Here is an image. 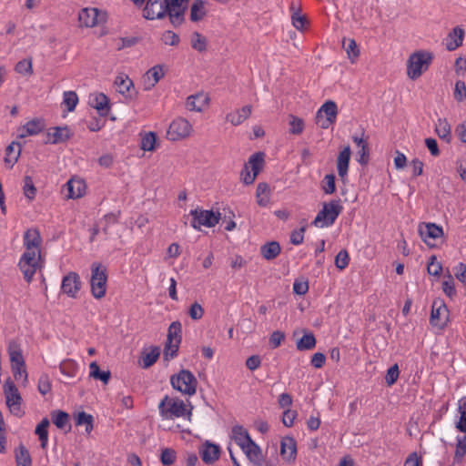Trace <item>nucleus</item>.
Segmentation results:
<instances>
[{
  "label": "nucleus",
  "mask_w": 466,
  "mask_h": 466,
  "mask_svg": "<svg viewBox=\"0 0 466 466\" xmlns=\"http://www.w3.org/2000/svg\"><path fill=\"white\" fill-rule=\"evenodd\" d=\"M63 103L66 105L67 111H74L78 103L76 93L75 91H65L63 94Z\"/></svg>",
  "instance_id": "obj_47"
},
{
  "label": "nucleus",
  "mask_w": 466,
  "mask_h": 466,
  "mask_svg": "<svg viewBox=\"0 0 466 466\" xmlns=\"http://www.w3.org/2000/svg\"><path fill=\"white\" fill-rule=\"evenodd\" d=\"M50 422L47 418H44L35 427V433L38 436L42 449H46L48 443V426Z\"/></svg>",
  "instance_id": "obj_35"
},
{
  "label": "nucleus",
  "mask_w": 466,
  "mask_h": 466,
  "mask_svg": "<svg viewBox=\"0 0 466 466\" xmlns=\"http://www.w3.org/2000/svg\"><path fill=\"white\" fill-rule=\"evenodd\" d=\"M159 415L163 420H174L176 418H187L190 420L192 416V406L187 409L184 400L177 397H169L165 395L158 403Z\"/></svg>",
  "instance_id": "obj_2"
},
{
  "label": "nucleus",
  "mask_w": 466,
  "mask_h": 466,
  "mask_svg": "<svg viewBox=\"0 0 466 466\" xmlns=\"http://www.w3.org/2000/svg\"><path fill=\"white\" fill-rule=\"evenodd\" d=\"M164 76L163 66L156 65L149 68L144 76L145 89L149 90Z\"/></svg>",
  "instance_id": "obj_24"
},
{
  "label": "nucleus",
  "mask_w": 466,
  "mask_h": 466,
  "mask_svg": "<svg viewBox=\"0 0 466 466\" xmlns=\"http://www.w3.org/2000/svg\"><path fill=\"white\" fill-rule=\"evenodd\" d=\"M15 458L16 466H32L31 455L26 447L23 444H20L18 448L15 449Z\"/></svg>",
  "instance_id": "obj_37"
},
{
  "label": "nucleus",
  "mask_w": 466,
  "mask_h": 466,
  "mask_svg": "<svg viewBox=\"0 0 466 466\" xmlns=\"http://www.w3.org/2000/svg\"><path fill=\"white\" fill-rule=\"evenodd\" d=\"M15 70L22 75H27L33 73V67H32V59H23L20 60L15 67Z\"/></svg>",
  "instance_id": "obj_56"
},
{
  "label": "nucleus",
  "mask_w": 466,
  "mask_h": 466,
  "mask_svg": "<svg viewBox=\"0 0 466 466\" xmlns=\"http://www.w3.org/2000/svg\"><path fill=\"white\" fill-rule=\"evenodd\" d=\"M37 388L39 392L44 396L51 390V382L47 375L40 376Z\"/></svg>",
  "instance_id": "obj_60"
},
{
  "label": "nucleus",
  "mask_w": 466,
  "mask_h": 466,
  "mask_svg": "<svg viewBox=\"0 0 466 466\" xmlns=\"http://www.w3.org/2000/svg\"><path fill=\"white\" fill-rule=\"evenodd\" d=\"M42 238L40 232L36 228H29L24 234V246L25 251H34L35 253H40V245Z\"/></svg>",
  "instance_id": "obj_20"
},
{
  "label": "nucleus",
  "mask_w": 466,
  "mask_h": 466,
  "mask_svg": "<svg viewBox=\"0 0 466 466\" xmlns=\"http://www.w3.org/2000/svg\"><path fill=\"white\" fill-rule=\"evenodd\" d=\"M177 459V452L175 450L170 448H166L162 450L161 455H160V461L164 466H170L172 465Z\"/></svg>",
  "instance_id": "obj_54"
},
{
  "label": "nucleus",
  "mask_w": 466,
  "mask_h": 466,
  "mask_svg": "<svg viewBox=\"0 0 466 466\" xmlns=\"http://www.w3.org/2000/svg\"><path fill=\"white\" fill-rule=\"evenodd\" d=\"M89 104L92 107L97 110L100 116H107L110 109L109 99L103 93H99L93 98H90Z\"/></svg>",
  "instance_id": "obj_28"
},
{
  "label": "nucleus",
  "mask_w": 466,
  "mask_h": 466,
  "mask_svg": "<svg viewBox=\"0 0 466 466\" xmlns=\"http://www.w3.org/2000/svg\"><path fill=\"white\" fill-rule=\"evenodd\" d=\"M316 338L312 332L305 333L296 343L297 350L299 351L310 350L315 348Z\"/></svg>",
  "instance_id": "obj_38"
},
{
  "label": "nucleus",
  "mask_w": 466,
  "mask_h": 466,
  "mask_svg": "<svg viewBox=\"0 0 466 466\" xmlns=\"http://www.w3.org/2000/svg\"><path fill=\"white\" fill-rule=\"evenodd\" d=\"M106 14L95 7L83 8L78 14V21L81 26L94 27L106 22Z\"/></svg>",
  "instance_id": "obj_13"
},
{
  "label": "nucleus",
  "mask_w": 466,
  "mask_h": 466,
  "mask_svg": "<svg viewBox=\"0 0 466 466\" xmlns=\"http://www.w3.org/2000/svg\"><path fill=\"white\" fill-rule=\"evenodd\" d=\"M419 234L425 244L431 248L435 247L431 239L435 240L443 236V229L435 223H420L418 228Z\"/></svg>",
  "instance_id": "obj_15"
},
{
  "label": "nucleus",
  "mask_w": 466,
  "mask_h": 466,
  "mask_svg": "<svg viewBox=\"0 0 466 466\" xmlns=\"http://www.w3.org/2000/svg\"><path fill=\"white\" fill-rule=\"evenodd\" d=\"M115 85L120 94L128 93L130 88L134 86L133 81L127 76H118L115 80Z\"/></svg>",
  "instance_id": "obj_44"
},
{
  "label": "nucleus",
  "mask_w": 466,
  "mask_h": 466,
  "mask_svg": "<svg viewBox=\"0 0 466 466\" xmlns=\"http://www.w3.org/2000/svg\"><path fill=\"white\" fill-rule=\"evenodd\" d=\"M280 455L288 463H292L297 458V442L293 437L285 436L280 441Z\"/></svg>",
  "instance_id": "obj_19"
},
{
  "label": "nucleus",
  "mask_w": 466,
  "mask_h": 466,
  "mask_svg": "<svg viewBox=\"0 0 466 466\" xmlns=\"http://www.w3.org/2000/svg\"><path fill=\"white\" fill-rule=\"evenodd\" d=\"M280 251V245L277 241L267 242L260 248V254L267 260L276 258L279 255Z\"/></svg>",
  "instance_id": "obj_33"
},
{
  "label": "nucleus",
  "mask_w": 466,
  "mask_h": 466,
  "mask_svg": "<svg viewBox=\"0 0 466 466\" xmlns=\"http://www.w3.org/2000/svg\"><path fill=\"white\" fill-rule=\"evenodd\" d=\"M231 438L241 450L247 448V445L253 441L248 431L241 425H235L232 428Z\"/></svg>",
  "instance_id": "obj_26"
},
{
  "label": "nucleus",
  "mask_w": 466,
  "mask_h": 466,
  "mask_svg": "<svg viewBox=\"0 0 466 466\" xmlns=\"http://www.w3.org/2000/svg\"><path fill=\"white\" fill-rule=\"evenodd\" d=\"M427 271L430 275L439 277L442 271V265L437 261L435 255H432L429 258Z\"/></svg>",
  "instance_id": "obj_52"
},
{
  "label": "nucleus",
  "mask_w": 466,
  "mask_h": 466,
  "mask_svg": "<svg viewBox=\"0 0 466 466\" xmlns=\"http://www.w3.org/2000/svg\"><path fill=\"white\" fill-rule=\"evenodd\" d=\"M160 356V348L157 346L150 347L149 351L147 350H142L139 365L143 369H148L154 365Z\"/></svg>",
  "instance_id": "obj_27"
},
{
  "label": "nucleus",
  "mask_w": 466,
  "mask_h": 466,
  "mask_svg": "<svg viewBox=\"0 0 466 466\" xmlns=\"http://www.w3.org/2000/svg\"><path fill=\"white\" fill-rule=\"evenodd\" d=\"M442 290L446 296L452 299L456 295L454 280L451 275H448V279L442 282Z\"/></svg>",
  "instance_id": "obj_58"
},
{
  "label": "nucleus",
  "mask_w": 466,
  "mask_h": 466,
  "mask_svg": "<svg viewBox=\"0 0 466 466\" xmlns=\"http://www.w3.org/2000/svg\"><path fill=\"white\" fill-rule=\"evenodd\" d=\"M46 128V122L44 118L35 117L26 122L18 129V137L25 138L29 136H36Z\"/></svg>",
  "instance_id": "obj_18"
},
{
  "label": "nucleus",
  "mask_w": 466,
  "mask_h": 466,
  "mask_svg": "<svg viewBox=\"0 0 466 466\" xmlns=\"http://www.w3.org/2000/svg\"><path fill=\"white\" fill-rule=\"evenodd\" d=\"M68 198H78L85 194L86 185L81 180L70 179L66 184Z\"/></svg>",
  "instance_id": "obj_32"
},
{
  "label": "nucleus",
  "mask_w": 466,
  "mask_h": 466,
  "mask_svg": "<svg viewBox=\"0 0 466 466\" xmlns=\"http://www.w3.org/2000/svg\"><path fill=\"white\" fill-rule=\"evenodd\" d=\"M51 419L53 423L60 430H66V431H71L70 417L69 414L64 410H54L51 412Z\"/></svg>",
  "instance_id": "obj_31"
},
{
  "label": "nucleus",
  "mask_w": 466,
  "mask_h": 466,
  "mask_svg": "<svg viewBox=\"0 0 466 466\" xmlns=\"http://www.w3.org/2000/svg\"><path fill=\"white\" fill-rule=\"evenodd\" d=\"M190 43L192 48L198 52H203L207 49V39L198 32L192 34Z\"/></svg>",
  "instance_id": "obj_46"
},
{
  "label": "nucleus",
  "mask_w": 466,
  "mask_h": 466,
  "mask_svg": "<svg viewBox=\"0 0 466 466\" xmlns=\"http://www.w3.org/2000/svg\"><path fill=\"white\" fill-rule=\"evenodd\" d=\"M188 314L193 320H198L203 317L204 309L199 303L194 302L189 308Z\"/></svg>",
  "instance_id": "obj_62"
},
{
  "label": "nucleus",
  "mask_w": 466,
  "mask_h": 466,
  "mask_svg": "<svg viewBox=\"0 0 466 466\" xmlns=\"http://www.w3.org/2000/svg\"><path fill=\"white\" fill-rule=\"evenodd\" d=\"M436 133L440 138L450 141L451 127L446 120L439 119V123L436 126Z\"/></svg>",
  "instance_id": "obj_50"
},
{
  "label": "nucleus",
  "mask_w": 466,
  "mask_h": 466,
  "mask_svg": "<svg viewBox=\"0 0 466 466\" xmlns=\"http://www.w3.org/2000/svg\"><path fill=\"white\" fill-rule=\"evenodd\" d=\"M350 154V147L347 146L339 152L337 157V170L342 181L345 180L348 175Z\"/></svg>",
  "instance_id": "obj_22"
},
{
  "label": "nucleus",
  "mask_w": 466,
  "mask_h": 466,
  "mask_svg": "<svg viewBox=\"0 0 466 466\" xmlns=\"http://www.w3.org/2000/svg\"><path fill=\"white\" fill-rule=\"evenodd\" d=\"M75 422L76 426H86V433L89 435L94 429V417L86 411H79L75 415Z\"/></svg>",
  "instance_id": "obj_36"
},
{
  "label": "nucleus",
  "mask_w": 466,
  "mask_h": 466,
  "mask_svg": "<svg viewBox=\"0 0 466 466\" xmlns=\"http://www.w3.org/2000/svg\"><path fill=\"white\" fill-rule=\"evenodd\" d=\"M289 117V133L293 135H300L304 130V120L293 115H290Z\"/></svg>",
  "instance_id": "obj_49"
},
{
  "label": "nucleus",
  "mask_w": 466,
  "mask_h": 466,
  "mask_svg": "<svg viewBox=\"0 0 466 466\" xmlns=\"http://www.w3.org/2000/svg\"><path fill=\"white\" fill-rule=\"evenodd\" d=\"M157 135L155 132L146 133L141 138V148L144 151H154L156 149Z\"/></svg>",
  "instance_id": "obj_45"
},
{
  "label": "nucleus",
  "mask_w": 466,
  "mask_h": 466,
  "mask_svg": "<svg viewBox=\"0 0 466 466\" xmlns=\"http://www.w3.org/2000/svg\"><path fill=\"white\" fill-rule=\"evenodd\" d=\"M89 370L90 377L101 380L104 384L108 383L111 377V373L109 370H101L98 364L96 361L90 363Z\"/></svg>",
  "instance_id": "obj_39"
},
{
  "label": "nucleus",
  "mask_w": 466,
  "mask_h": 466,
  "mask_svg": "<svg viewBox=\"0 0 466 466\" xmlns=\"http://www.w3.org/2000/svg\"><path fill=\"white\" fill-rule=\"evenodd\" d=\"M252 112L251 106H244L240 109L230 112L227 115L226 120L231 123L233 126L241 125L247 118L249 117Z\"/></svg>",
  "instance_id": "obj_29"
},
{
  "label": "nucleus",
  "mask_w": 466,
  "mask_h": 466,
  "mask_svg": "<svg viewBox=\"0 0 466 466\" xmlns=\"http://www.w3.org/2000/svg\"><path fill=\"white\" fill-rule=\"evenodd\" d=\"M189 214L193 218L191 227L195 229H200L201 226L213 228L220 219V213L213 210L192 209Z\"/></svg>",
  "instance_id": "obj_10"
},
{
  "label": "nucleus",
  "mask_w": 466,
  "mask_h": 466,
  "mask_svg": "<svg viewBox=\"0 0 466 466\" xmlns=\"http://www.w3.org/2000/svg\"><path fill=\"white\" fill-rule=\"evenodd\" d=\"M306 230L305 227H301L300 228L294 230L290 234V242L293 245H300L304 240V232Z\"/></svg>",
  "instance_id": "obj_63"
},
{
  "label": "nucleus",
  "mask_w": 466,
  "mask_h": 466,
  "mask_svg": "<svg viewBox=\"0 0 466 466\" xmlns=\"http://www.w3.org/2000/svg\"><path fill=\"white\" fill-rule=\"evenodd\" d=\"M41 255L34 251H25L18 262V267L26 282L30 283L37 268H40Z\"/></svg>",
  "instance_id": "obj_9"
},
{
  "label": "nucleus",
  "mask_w": 466,
  "mask_h": 466,
  "mask_svg": "<svg viewBox=\"0 0 466 466\" xmlns=\"http://www.w3.org/2000/svg\"><path fill=\"white\" fill-rule=\"evenodd\" d=\"M8 353L12 365L25 366L20 345L15 341L9 343Z\"/></svg>",
  "instance_id": "obj_34"
},
{
  "label": "nucleus",
  "mask_w": 466,
  "mask_h": 466,
  "mask_svg": "<svg viewBox=\"0 0 466 466\" xmlns=\"http://www.w3.org/2000/svg\"><path fill=\"white\" fill-rule=\"evenodd\" d=\"M285 339V333L280 330L273 331L269 337V345L272 349H277Z\"/></svg>",
  "instance_id": "obj_61"
},
{
  "label": "nucleus",
  "mask_w": 466,
  "mask_h": 466,
  "mask_svg": "<svg viewBox=\"0 0 466 466\" xmlns=\"http://www.w3.org/2000/svg\"><path fill=\"white\" fill-rule=\"evenodd\" d=\"M191 125L182 117L174 119L167 129V138L171 141H177L185 138L190 134Z\"/></svg>",
  "instance_id": "obj_14"
},
{
  "label": "nucleus",
  "mask_w": 466,
  "mask_h": 466,
  "mask_svg": "<svg viewBox=\"0 0 466 466\" xmlns=\"http://www.w3.org/2000/svg\"><path fill=\"white\" fill-rule=\"evenodd\" d=\"M170 384L174 390L188 396L196 394L198 380L188 370H181L170 377Z\"/></svg>",
  "instance_id": "obj_6"
},
{
  "label": "nucleus",
  "mask_w": 466,
  "mask_h": 466,
  "mask_svg": "<svg viewBox=\"0 0 466 466\" xmlns=\"http://www.w3.org/2000/svg\"><path fill=\"white\" fill-rule=\"evenodd\" d=\"M62 374L68 378H75L79 370L78 364L73 360H66L59 366Z\"/></svg>",
  "instance_id": "obj_42"
},
{
  "label": "nucleus",
  "mask_w": 466,
  "mask_h": 466,
  "mask_svg": "<svg viewBox=\"0 0 466 466\" xmlns=\"http://www.w3.org/2000/svg\"><path fill=\"white\" fill-rule=\"evenodd\" d=\"M180 343H175L169 341L166 342L165 350H164V357L166 360L174 359L177 356V351L179 349Z\"/></svg>",
  "instance_id": "obj_59"
},
{
  "label": "nucleus",
  "mask_w": 466,
  "mask_h": 466,
  "mask_svg": "<svg viewBox=\"0 0 466 466\" xmlns=\"http://www.w3.org/2000/svg\"><path fill=\"white\" fill-rule=\"evenodd\" d=\"M21 154V145L18 142L13 141L10 145H8L5 148V163L9 167L12 168L15 164L17 162L18 157Z\"/></svg>",
  "instance_id": "obj_30"
},
{
  "label": "nucleus",
  "mask_w": 466,
  "mask_h": 466,
  "mask_svg": "<svg viewBox=\"0 0 466 466\" xmlns=\"http://www.w3.org/2000/svg\"><path fill=\"white\" fill-rule=\"evenodd\" d=\"M264 157L265 154L263 152H257L250 156L248 164H245L240 174L245 185H250L254 182L263 167Z\"/></svg>",
  "instance_id": "obj_8"
},
{
  "label": "nucleus",
  "mask_w": 466,
  "mask_h": 466,
  "mask_svg": "<svg viewBox=\"0 0 466 466\" xmlns=\"http://www.w3.org/2000/svg\"><path fill=\"white\" fill-rule=\"evenodd\" d=\"M81 279L76 272H69L66 275L61 283V290L68 297L76 299L81 289Z\"/></svg>",
  "instance_id": "obj_16"
},
{
  "label": "nucleus",
  "mask_w": 466,
  "mask_h": 466,
  "mask_svg": "<svg viewBox=\"0 0 466 466\" xmlns=\"http://www.w3.org/2000/svg\"><path fill=\"white\" fill-rule=\"evenodd\" d=\"M433 60V55L427 51H417L411 54L407 61L408 76L416 80L425 72Z\"/></svg>",
  "instance_id": "obj_4"
},
{
  "label": "nucleus",
  "mask_w": 466,
  "mask_h": 466,
  "mask_svg": "<svg viewBox=\"0 0 466 466\" xmlns=\"http://www.w3.org/2000/svg\"><path fill=\"white\" fill-rule=\"evenodd\" d=\"M336 177L334 174H327L322 181L321 188L327 195H331L336 191Z\"/></svg>",
  "instance_id": "obj_48"
},
{
  "label": "nucleus",
  "mask_w": 466,
  "mask_h": 466,
  "mask_svg": "<svg viewBox=\"0 0 466 466\" xmlns=\"http://www.w3.org/2000/svg\"><path fill=\"white\" fill-rule=\"evenodd\" d=\"M450 322V311L443 299H435L431 305L430 323L439 330H443Z\"/></svg>",
  "instance_id": "obj_7"
},
{
  "label": "nucleus",
  "mask_w": 466,
  "mask_h": 466,
  "mask_svg": "<svg viewBox=\"0 0 466 466\" xmlns=\"http://www.w3.org/2000/svg\"><path fill=\"white\" fill-rule=\"evenodd\" d=\"M456 450L453 457V463H461L466 454V434L456 438Z\"/></svg>",
  "instance_id": "obj_43"
},
{
  "label": "nucleus",
  "mask_w": 466,
  "mask_h": 466,
  "mask_svg": "<svg viewBox=\"0 0 466 466\" xmlns=\"http://www.w3.org/2000/svg\"><path fill=\"white\" fill-rule=\"evenodd\" d=\"M198 452L206 464L212 465L219 459L221 449L219 445L206 441L199 448Z\"/></svg>",
  "instance_id": "obj_17"
},
{
  "label": "nucleus",
  "mask_w": 466,
  "mask_h": 466,
  "mask_svg": "<svg viewBox=\"0 0 466 466\" xmlns=\"http://www.w3.org/2000/svg\"><path fill=\"white\" fill-rule=\"evenodd\" d=\"M343 210L340 199H332L323 203L322 209L319 211L312 224L319 228L332 226Z\"/></svg>",
  "instance_id": "obj_3"
},
{
  "label": "nucleus",
  "mask_w": 466,
  "mask_h": 466,
  "mask_svg": "<svg viewBox=\"0 0 466 466\" xmlns=\"http://www.w3.org/2000/svg\"><path fill=\"white\" fill-rule=\"evenodd\" d=\"M338 115L337 104L332 100L326 101L316 113V123L327 129L335 123Z\"/></svg>",
  "instance_id": "obj_11"
},
{
  "label": "nucleus",
  "mask_w": 466,
  "mask_h": 466,
  "mask_svg": "<svg viewBox=\"0 0 466 466\" xmlns=\"http://www.w3.org/2000/svg\"><path fill=\"white\" fill-rule=\"evenodd\" d=\"M161 41L167 46H176L179 44L180 38L175 32L167 30L162 34Z\"/></svg>",
  "instance_id": "obj_55"
},
{
  "label": "nucleus",
  "mask_w": 466,
  "mask_h": 466,
  "mask_svg": "<svg viewBox=\"0 0 466 466\" xmlns=\"http://www.w3.org/2000/svg\"><path fill=\"white\" fill-rule=\"evenodd\" d=\"M455 276L459 281L466 285V265L464 263H459L455 268Z\"/></svg>",
  "instance_id": "obj_64"
},
{
  "label": "nucleus",
  "mask_w": 466,
  "mask_h": 466,
  "mask_svg": "<svg viewBox=\"0 0 466 466\" xmlns=\"http://www.w3.org/2000/svg\"><path fill=\"white\" fill-rule=\"evenodd\" d=\"M5 402L11 412L18 415L21 411L22 397L14 381L8 378L4 384Z\"/></svg>",
  "instance_id": "obj_12"
},
{
  "label": "nucleus",
  "mask_w": 466,
  "mask_h": 466,
  "mask_svg": "<svg viewBox=\"0 0 466 466\" xmlns=\"http://www.w3.org/2000/svg\"><path fill=\"white\" fill-rule=\"evenodd\" d=\"M90 287L91 293L95 299H100L106 292L107 269L99 262L91 264Z\"/></svg>",
  "instance_id": "obj_5"
},
{
  "label": "nucleus",
  "mask_w": 466,
  "mask_h": 466,
  "mask_svg": "<svg viewBox=\"0 0 466 466\" xmlns=\"http://www.w3.org/2000/svg\"><path fill=\"white\" fill-rule=\"evenodd\" d=\"M182 340V325L177 320L173 321L168 328L167 341L181 343Z\"/></svg>",
  "instance_id": "obj_40"
},
{
  "label": "nucleus",
  "mask_w": 466,
  "mask_h": 466,
  "mask_svg": "<svg viewBox=\"0 0 466 466\" xmlns=\"http://www.w3.org/2000/svg\"><path fill=\"white\" fill-rule=\"evenodd\" d=\"M205 15V2L203 0H195L190 7V20L192 22H198Z\"/></svg>",
  "instance_id": "obj_41"
},
{
  "label": "nucleus",
  "mask_w": 466,
  "mask_h": 466,
  "mask_svg": "<svg viewBox=\"0 0 466 466\" xmlns=\"http://www.w3.org/2000/svg\"><path fill=\"white\" fill-rule=\"evenodd\" d=\"M242 451L254 466H262L264 461L262 450L254 441H250Z\"/></svg>",
  "instance_id": "obj_23"
},
{
  "label": "nucleus",
  "mask_w": 466,
  "mask_h": 466,
  "mask_svg": "<svg viewBox=\"0 0 466 466\" xmlns=\"http://www.w3.org/2000/svg\"><path fill=\"white\" fill-rule=\"evenodd\" d=\"M399 375H400V370H399V367L397 364H394L393 366L389 368L387 370V374L385 376V381H386L387 385L388 386L393 385L397 381Z\"/></svg>",
  "instance_id": "obj_57"
},
{
  "label": "nucleus",
  "mask_w": 466,
  "mask_h": 466,
  "mask_svg": "<svg viewBox=\"0 0 466 466\" xmlns=\"http://www.w3.org/2000/svg\"><path fill=\"white\" fill-rule=\"evenodd\" d=\"M46 137V143L59 144L68 140L71 137V133L66 126L56 127L48 130Z\"/></svg>",
  "instance_id": "obj_21"
},
{
  "label": "nucleus",
  "mask_w": 466,
  "mask_h": 466,
  "mask_svg": "<svg viewBox=\"0 0 466 466\" xmlns=\"http://www.w3.org/2000/svg\"><path fill=\"white\" fill-rule=\"evenodd\" d=\"M465 32L461 26H456L446 37V48L449 51H454L462 45Z\"/></svg>",
  "instance_id": "obj_25"
},
{
  "label": "nucleus",
  "mask_w": 466,
  "mask_h": 466,
  "mask_svg": "<svg viewBox=\"0 0 466 466\" xmlns=\"http://www.w3.org/2000/svg\"><path fill=\"white\" fill-rule=\"evenodd\" d=\"M23 190H24V195L28 199L32 200L35 198L36 188L34 185V182H33V179L31 177H29V176L25 177Z\"/></svg>",
  "instance_id": "obj_51"
},
{
  "label": "nucleus",
  "mask_w": 466,
  "mask_h": 466,
  "mask_svg": "<svg viewBox=\"0 0 466 466\" xmlns=\"http://www.w3.org/2000/svg\"><path fill=\"white\" fill-rule=\"evenodd\" d=\"M168 15L171 25L180 26L184 21L183 9L171 6L170 0H147L143 9V17L147 20L162 19Z\"/></svg>",
  "instance_id": "obj_1"
},
{
  "label": "nucleus",
  "mask_w": 466,
  "mask_h": 466,
  "mask_svg": "<svg viewBox=\"0 0 466 466\" xmlns=\"http://www.w3.org/2000/svg\"><path fill=\"white\" fill-rule=\"evenodd\" d=\"M350 263V255L346 249H341L335 258V266L338 269H345Z\"/></svg>",
  "instance_id": "obj_53"
}]
</instances>
